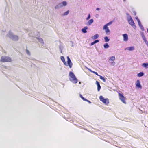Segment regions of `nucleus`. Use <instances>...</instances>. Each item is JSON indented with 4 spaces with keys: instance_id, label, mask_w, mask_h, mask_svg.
Returning a JSON list of instances; mask_svg holds the SVG:
<instances>
[{
    "instance_id": "obj_1",
    "label": "nucleus",
    "mask_w": 148,
    "mask_h": 148,
    "mask_svg": "<svg viewBox=\"0 0 148 148\" xmlns=\"http://www.w3.org/2000/svg\"><path fill=\"white\" fill-rule=\"evenodd\" d=\"M69 79L72 83L76 84L78 82V79L74 74L71 71H70L69 74Z\"/></svg>"
},
{
    "instance_id": "obj_2",
    "label": "nucleus",
    "mask_w": 148,
    "mask_h": 148,
    "mask_svg": "<svg viewBox=\"0 0 148 148\" xmlns=\"http://www.w3.org/2000/svg\"><path fill=\"white\" fill-rule=\"evenodd\" d=\"M126 17L129 23L133 28L135 29H136V26L131 16L129 14L126 13Z\"/></svg>"
},
{
    "instance_id": "obj_3",
    "label": "nucleus",
    "mask_w": 148,
    "mask_h": 148,
    "mask_svg": "<svg viewBox=\"0 0 148 148\" xmlns=\"http://www.w3.org/2000/svg\"><path fill=\"white\" fill-rule=\"evenodd\" d=\"M112 23V22L111 21L105 25L103 27V29L104 30L105 33L108 34H109L110 33V31L109 29L108 26L110 25Z\"/></svg>"
},
{
    "instance_id": "obj_4",
    "label": "nucleus",
    "mask_w": 148,
    "mask_h": 148,
    "mask_svg": "<svg viewBox=\"0 0 148 148\" xmlns=\"http://www.w3.org/2000/svg\"><path fill=\"white\" fill-rule=\"evenodd\" d=\"M100 100L106 105L108 106L109 103V99L108 98H105L102 96L99 97Z\"/></svg>"
},
{
    "instance_id": "obj_5",
    "label": "nucleus",
    "mask_w": 148,
    "mask_h": 148,
    "mask_svg": "<svg viewBox=\"0 0 148 148\" xmlns=\"http://www.w3.org/2000/svg\"><path fill=\"white\" fill-rule=\"evenodd\" d=\"M119 97V99L121 102L125 104L126 103V98L122 94L119 93H118Z\"/></svg>"
},
{
    "instance_id": "obj_6",
    "label": "nucleus",
    "mask_w": 148,
    "mask_h": 148,
    "mask_svg": "<svg viewBox=\"0 0 148 148\" xmlns=\"http://www.w3.org/2000/svg\"><path fill=\"white\" fill-rule=\"evenodd\" d=\"M0 61L3 62H10L11 61V59L10 58L8 57L3 56L1 57Z\"/></svg>"
},
{
    "instance_id": "obj_7",
    "label": "nucleus",
    "mask_w": 148,
    "mask_h": 148,
    "mask_svg": "<svg viewBox=\"0 0 148 148\" xmlns=\"http://www.w3.org/2000/svg\"><path fill=\"white\" fill-rule=\"evenodd\" d=\"M67 58V62L66 63V64L65 65L68 66L70 68H71L72 67L73 64L69 56H68Z\"/></svg>"
},
{
    "instance_id": "obj_8",
    "label": "nucleus",
    "mask_w": 148,
    "mask_h": 148,
    "mask_svg": "<svg viewBox=\"0 0 148 148\" xmlns=\"http://www.w3.org/2000/svg\"><path fill=\"white\" fill-rule=\"evenodd\" d=\"M136 87L137 88L140 89L142 88V86L141 85L140 81L139 80H136Z\"/></svg>"
},
{
    "instance_id": "obj_9",
    "label": "nucleus",
    "mask_w": 148,
    "mask_h": 148,
    "mask_svg": "<svg viewBox=\"0 0 148 148\" xmlns=\"http://www.w3.org/2000/svg\"><path fill=\"white\" fill-rule=\"evenodd\" d=\"M123 41L125 42H127L129 40L128 36L127 34H122Z\"/></svg>"
},
{
    "instance_id": "obj_10",
    "label": "nucleus",
    "mask_w": 148,
    "mask_h": 148,
    "mask_svg": "<svg viewBox=\"0 0 148 148\" xmlns=\"http://www.w3.org/2000/svg\"><path fill=\"white\" fill-rule=\"evenodd\" d=\"M135 18L137 20L140 29L143 31L144 30V28L141 24V23L138 17H135Z\"/></svg>"
},
{
    "instance_id": "obj_11",
    "label": "nucleus",
    "mask_w": 148,
    "mask_h": 148,
    "mask_svg": "<svg viewBox=\"0 0 148 148\" xmlns=\"http://www.w3.org/2000/svg\"><path fill=\"white\" fill-rule=\"evenodd\" d=\"M124 49L125 50L132 51L135 50V47L134 46L128 47L125 48Z\"/></svg>"
},
{
    "instance_id": "obj_12",
    "label": "nucleus",
    "mask_w": 148,
    "mask_h": 148,
    "mask_svg": "<svg viewBox=\"0 0 148 148\" xmlns=\"http://www.w3.org/2000/svg\"><path fill=\"white\" fill-rule=\"evenodd\" d=\"M61 7H65L67 6L68 5V2L66 1H64L60 3Z\"/></svg>"
},
{
    "instance_id": "obj_13",
    "label": "nucleus",
    "mask_w": 148,
    "mask_h": 148,
    "mask_svg": "<svg viewBox=\"0 0 148 148\" xmlns=\"http://www.w3.org/2000/svg\"><path fill=\"white\" fill-rule=\"evenodd\" d=\"M14 35V34L13 32L12 31H10L8 32L7 36L11 39Z\"/></svg>"
},
{
    "instance_id": "obj_14",
    "label": "nucleus",
    "mask_w": 148,
    "mask_h": 148,
    "mask_svg": "<svg viewBox=\"0 0 148 148\" xmlns=\"http://www.w3.org/2000/svg\"><path fill=\"white\" fill-rule=\"evenodd\" d=\"M94 22V20L91 19L88 20V21L86 23V24L88 26L90 25Z\"/></svg>"
},
{
    "instance_id": "obj_15",
    "label": "nucleus",
    "mask_w": 148,
    "mask_h": 148,
    "mask_svg": "<svg viewBox=\"0 0 148 148\" xmlns=\"http://www.w3.org/2000/svg\"><path fill=\"white\" fill-rule=\"evenodd\" d=\"M18 37L17 35L14 34L11 39L14 41H17L18 40Z\"/></svg>"
},
{
    "instance_id": "obj_16",
    "label": "nucleus",
    "mask_w": 148,
    "mask_h": 148,
    "mask_svg": "<svg viewBox=\"0 0 148 148\" xmlns=\"http://www.w3.org/2000/svg\"><path fill=\"white\" fill-rule=\"evenodd\" d=\"M36 38L40 43L42 44H43L44 43L43 40L40 37H36Z\"/></svg>"
},
{
    "instance_id": "obj_17",
    "label": "nucleus",
    "mask_w": 148,
    "mask_h": 148,
    "mask_svg": "<svg viewBox=\"0 0 148 148\" xmlns=\"http://www.w3.org/2000/svg\"><path fill=\"white\" fill-rule=\"evenodd\" d=\"M115 57L114 56H110L109 58V61L110 62H113L115 60Z\"/></svg>"
},
{
    "instance_id": "obj_18",
    "label": "nucleus",
    "mask_w": 148,
    "mask_h": 148,
    "mask_svg": "<svg viewBox=\"0 0 148 148\" xmlns=\"http://www.w3.org/2000/svg\"><path fill=\"white\" fill-rule=\"evenodd\" d=\"M88 29V27L87 26H85L82 29V31L83 33H87V30Z\"/></svg>"
},
{
    "instance_id": "obj_19",
    "label": "nucleus",
    "mask_w": 148,
    "mask_h": 148,
    "mask_svg": "<svg viewBox=\"0 0 148 148\" xmlns=\"http://www.w3.org/2000/svg\"><path fill=\"white\" fill-rule=\"evenodd\" d=\"M99 37V35L98 34H96L94 35L93 36H92L91 37V38L93 40H95L98 38Z\"/></svg>"
},
{
    "instance_id": "obj_20",
    "label": "nucleus",
    "mask_w": 148,
    "mask_h": 148,
    "mask_svg": "<svg viewBox=\"0 0 148 148\" xmlns=\"http://www.w3.org/2000/svg\"><path fill=\"white\" fill-rule=\"evenodd\" d=\"M96 84L97 86V90L98 91H99L100 89H101V87L100 86L99 82L97 81H96Z\"/></svg>"
},
{
    "instance_id": "obj_21",
    "label": "nucleus",
    "mask_w": 148,
    "mask_h": 148,
    "mask_svg": "<svg viewBox=\"0 0 148 148\" xmlns=\"http://www.w3.org/2000/svg\"><path fill=\"white\" fill-rule=\"evenodd\" d=\"M142 66L143 68H144L146 69L148 68V63H143L142 64Z\"/></svg>"
},
{
    "instance_id": "obj_22",
    "label": "nucleus",
    "mask_w": 148,
    "mask_h": 148,
    "mask_svg": "<svg viewBox=\"0 0 148 148\" xmlns=\"http://www.w3.org/2000/svg\"><path fill=\"white\" fill-rule=\"evenodd\" d=\"M103 46V47H104V48L106 49H108L110 47L109 45L107 43H106L104 44Z\"/></svg>"
},
{
    "instance_id": "obj_23",
    "label": "nucleus",
    "mask_w": 148,
    "mask_h": 148,
    "mask_svg": "<svg viewBox=\"0 0 148 148\" xmlns=\"http://www.w3.org/2000/svg\"><path fill=\"white\" fill-rule=\"evenodd\" d=\"M60 59L63 62V63H64V65H66V63L65 61V59L64 57L63 56H61L60 57Z\"/></svg>"
},
{
    "instance_id": "obj_24",
    "label": "nucleus",
    "mask_w": 148,
    "mask_h": 148,
    "mask_svg": "<svg viewBox=\"0 0 148 148\" xmlns=\"http://www.w3.org/2000/svg\"><path fill=\"white\" fill-rule=\"evenodd\" d=\"M144 75V73L143 72H140L137 74L138 77H140L143 76Z\"/></svg>"
},
{
    "instance_id": "obj_25",
    "label": "nucleus",
    "mask_w": 148,
    "mask_h": 148,
    "mask_svg": "<svg viewBox=\"0 0 148 148\" xmlns=\"http://www.w3.org/2000/svg\"><path fill=\"white\" fill-rule=\"evenodd\" d=\"M87 69L89 71H90V72H92V73L94 74H96V75H97V76H99L100 75H99L98 73L97 72H95L94 71H92V70L91 69H90L89 68H87Z\"/></svg>"
},
{
    "instance_id": "obj_26",
    "label": "nucleus",
    "mask_w": 148,
    "mask_h": 148,
    "mask_svg": "<svg viewBox=\"0 0 148 148\" xmlns=\"http://www.w3.org/2000/svg\"><path fill=\"white\" fill-rule=\"evenodd\" d=\"M99 42V40H97L94 41V42H91L90 44V45L91 46H92L94 44H95V43H98Z\"/></svg>"
},
{
    "instance_id": "obj_27",
    "label": "nucleus",
    "mask_w": 148,
    "mask_h": 148,
    "mask_svg": "<svg viewBox=\"0 0 148 148\" xmlns=\"http://www.w3.org/2000/svg\"><path fill=\"white\" fill-rule=\"evenodd\" d=\"M62 8V7L61 6V5H60V3L59 4H58L56 5L55 7V9H58L59 8Z\"/></svg>"
},
{
    "instance_id": "obj_28",
    "label": "nucleus",
    "mask_w": 148,
    "mask_h": 148,
    "mask_svg": "<svg viewBox=\"0 0 148 148\" xmlns=\"http://www.w3.org/2000/svg\"><path fill=\"white\" fill-rule=\"evenodd\" d=\"M69 10H68L67 11L63 13V15L64 16H66L67 15L69 14Z\"/></svg>"
},
{
    "instance_id": "obj_29",
    "label": "nucleus",
    "mask_w": 148,
    "mask_h": 148,
    "mask_svg": "<svg viewBox=\"0 0 148 148\" xmlns=\"http://www.w3.org/2000/svg\"><path fill=\"white\" fill-rule=\"evenodd\" d=\"M104 39L106 42H108L109 41L110 39L107 36H105L104 37Z\"/></svg>"
},
{
    "instance_id": "obj_30",
    "label": "nucleus",
    "mask_w": 148,
    "mask_h": 148,
    "mask_svg": "<svg viewBox=\"0 0 148 148\" xmlns=\"http://www.w3.org/2000/svg\"><path fill=\"white\" fill-rule=\"evenodd\" d=\"M100 78V79L102 80L104 82H105L106 81V79L104 78L102 76L99 75Z\"/></svg>"
},
{
    "instance_id": "obj_31",
    "label": "nucleus",
    "mask_w": 148,
    "mask_h": 148,
    "mask_svg": "<svg viewBox=\"0 0 148 148\" xmlns=\"http://www.w3.org/2000/svg\"><path fill=\"white\" fill-rule=\"evenodd\" d=\"M142 37L144 42H145V41H147L145 36L143 34H142Z\"/></svg>"
},
{
    "instance_id": "obj_32",
    "label": "nucleus",
    "mask_w": 148,
    "mask_h": 148,
    "mask_svg": "<svg viewBox=\"0 0 148 148\" xmlns=\"http://www.w3.org/2000/svg\"><path fill=\"white\" fill-rule=\"evenodd\" d=\"M91 17V15L90 14H88V16L86 18V20H89Z\"/></svg>"
},
{
    "instance_id": "obj_33",
    "label": "nucleus",
    "mask_w": 148,
    "mask_h": 148,
    "mask_svg": "<svg viewBox=\"0 0 148 148\" xmlns=\"http://www.w3.org/2000/svg\"><path fill=\"white\" fill-rule=\"evenodd\" d=\"M79 96L84 101H85L86 99L84 98L80 94L79 95Z\"/></svg>"
},
{
    "instance_id": "obj_34",
    "label": "nucleus",
    "mask_w": 148,
    "mask_h": 148,
    "mask_svg": "<svg viewBox=\"0 0 148 148\" xmlns=\"http://www.w3.org/2000/svg\"><path fill=\"white\" fill-rule=\"evenodd\" d=\"M115 64V62L114 61L112 62L111 65L112 66H114Z\"/></svg>"
},
{
    "instance_id": "obj_35",
    "label": "nucleus",
    "mask_w": 148,
    "mask_h": 148,
    "mask_svg": "<svg viewBox=\"0 0 148 148\" xmlns=\"http://www.w3.org/2000/svg\"><path fill=\"white\" fill-rule=\"evenodd\" d=\"M26 53L27 54H28V55H29L30 54V52L29 51L27 50L26 51Z\"/></svg>"
},
{
    "instance_id": "obj_36",
    "label": "nucleus",
    "mask_w": 148,
    "mask_h": 148,
    "mask_svg": "<svg viewBox=\"0 0 148 148\" xmlns=\"http://www.w3.org/2000/svg\"><path fill=\"white\" fill-rule=\"evenodd\" d=\"M145 42V44L147 45V46L148 47V41H147V40Z\"/></svg>"
},
{
    "instance_id": "obj_37",
    "label": "nucleus",
    "mask_w": 148,
    "mask_h": 148,
    "mask_svg": "<svg viewBox=\"0 0 148 148\" xmlns=\"http://www.w3.org/2000/svg\"><path fill=\"white\" fill-rule=\"evenodd\" d=\"M85 101H87L89 103H91L90 101L86 99V100Z\"/></svg>"
},
{
    "instance_id": "obj_38",
    "label": "nucleus",
    "mask_w": 148,
    "mask_h": 148,
    "mask_svg": "<svg viewBox=\"0 0 148 148\" xmlns=\"http://www.w3.org/2000/svg\"><path fill=\"white\" fill-rule=\"evenodd\" d=\"M100 10V8H97L96 9V10H97V11H99Z\"/></svg>"
},
{
    "instance_id": "obj_39",
    "label": "nucleus",
    "mask_w": 148,
    "mask_h": 148,
    "mask_svg": "<svg viewBox=\"0 0 148 148\" xmlns=\"http://www.w3.org/2000/svg\"><path fill=\"white\" fill-rule=\"evenodd\" d=\"M134 14H135V15H136V12H134Z\"/></svg>"
},
{
    "instance_id": "obj_40",
    "label": "nucleus",
    "mask_w": 148,
    "mask_h": 148,
    "mask_svg": "<svg viewBox=\"0 0 148 148\" xmlns=\"http://www.w3.org/2000/svg\"><path fill=\"white\" fill-rule=\"evenodd\" d=\"M79 84H81V82H79Z\"/></svg>"
},
{
    "instance_id": "obj_41",
    "label": "nucleus",
    "mask_w": 148,
    "mask_h": 148,
    "mask_svg": "<svg viewBox=\"0 0 148 148\" xmlns=\"http://www.w3.org/2000/svg\"><path fill=\"white\" fill-rule=\"evenodd\" d=\"M123 1H125V0H123Z\"/></svg>"
}]
</instances>
